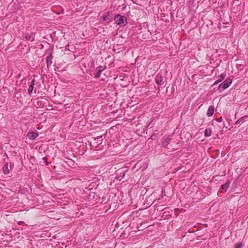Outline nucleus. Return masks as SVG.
<instances>
[{
	"label": "nucleus",
	"instance_id": "f257e3e1",
	"mask_svg": "<svg viewBox=\"0 0 248 248\" xmlns=\"http://www.w3.org/2000/svg\"><path fill=\"white\" fill-rule=\"evenodd\" d=\"M232 83V80L230 78H227L222 83L220 84L217 88V90L221 93L225 89L228 88Z\"/></svg>",
	"mask_w": 248,
	"mask_h": 248
},
{
	"label": "nucleus",
	"instance_id": "f03ea898",
	"mask_svg": "<svg viewBox=\"0 0 248 248\" xmlns=\"http://www.w3.org/2000/svg\"><path fill=\"white\" fill-rule=\"evenodd\" d=\"M114 20L115 23L119 25H125L127 24L126 17L120 15H117L114 16Z\"/></svg>",
	"mask_w": 248,
	"mask_h": 248
},
{
	"label": "nucleus",
	"instance_id": "7ed1b4c3",
	"mask_svg": "<svg viewBox=\"0 0 248 248\" xmlns=\"http://www.w3.org/2000/svg\"><path fill=\"white\" fill-rule=\"evenodd\" d=\"M162 140H163L162 141V146L164 147L168 148L167 147V146L170 144V141L172 140L171 136H168L167 137L164 138Z\"/></svg>",
	"mask_w": 248,
	"mask_h": 248
},
{
	"label": "nucleus",
	"instance_id": "20e7f679",
	"mask_svg": "<svg viewBox=\"0 0 248 248\" xmlns=\"http://www.w3.org/2000/svg\"><path fill=\"white\" fill-rule=\"evenodd\" d=\"M155 81L158 85L162 86L164 84L162 75L158 74L155 78Z\"/></svg>",
	"mask_w": 248,
	"mask_h": 248
},
{
	"label": "nucleus",
	"instance_id": "39448f33",
	"mask_svg": "<svg viewBox=\"0 0 248 248\" xmlns=\"http://www.w3.org/2000/svg\"><path fill=\"white\" fill-rule=\"evenodd\" d=\"M117 172V174L118 175H119V176H117L116 177V179H117V180H121L122 178H124V171L121 169H119L118 170H117L116 171Z\"/></svg>",
	"mask_w": 248,
	"mask_h": 248
},
{
	"label": "nucleus",
	"instance_id": "423d86ee",
	"mask_svg": "<svg viewBox=\"0 0 248 248\" xmlns=\"http://www.w3.org/2000/svg\"><path fill=\"white\" fill-rule=\"evenodd\" d=\"M38 136L36 132H29L27 134L28 138L31 140H35Z\"/></svg>",
	"mask_w": 248,
	"mask_h": 248
},
{
	"label": "nucleus",
	"instance_id": "0eeeda50",
	"mask_svg": "<svg viewBox=\"0 0 248 248\" xmlns=\"http://www.w3.org/2000/svg\"><path fill=\"white\" fill-rule=\"evenodd\" d=\"M230 182L227 181L224 184L222 185L221 186V192L226 191L229 187Z\"/></svg>",
	"mask_w": 248,
	"mask_h": 248
},
{
	"label": "nucleus",
	"instance_id": "6e6552de",
	"mask_svg": "<svg viewBox=\"0 0 248 248\" xmlns=\"http://www.w3.org/2000/svg\"><path fill=\"white\" fill-rule=\"evenodd\" d=\"M106 68V66L104 68H103L102 66H100L97 68L96 70L97 71L95 75V78H98L100 77L101 73L102 71Z\"/></svg>",
	"mask_w": 248,
	"mask_h": 248
},
{
	"label": "nucleus",
	"instance_id": "1a4fd4ad",
	"mask_svg": "<svg viewBox=\"0 0 248 248\" xmlns=\"http://www.w3.org/2000/svg\"><path fill=\"white\" fill-rule=\"evenodd\" d=\"M53 56L52 54H49L48 56H47L46 59V62L47 64V68L49 67V66H50L52 63V60Z\"/></svg>",
	"mask_w": 248,
	"mask_h": 248
},
{
	"label": "nucleus",
	"instance_id": "9d476101",
	"mask_svg": "<svg viewBox=\"0 0 248 248\" xmlns=\"http://www.w3.org/2000/svg\"><path fill=\"white\" fill-rule=\"evenodd\" d=\"M214 107L211 106L208 108L206 115L208 117L212 116L214 114Z\"/></svg>",
	"mask_w": 248,
	"mask_h": 248
},
{
	"label": "nucleus",
	"instance_id": "9b49d317",
	"mask_svg": "<svg viewBox=\"0 0 248 248\" xmlns=\"http://www.w3.org/2000/svg\"><path fill=\"white\" fill-rule=\"evenodd\" d=\"M248 116L247 115H245L242 118L239 119L234 124H238L241 123H243L244 121H246Z\"/></svg>",
	"mask_w": 248,
	"mask_h": 248
},
{
	"label": "nucleus",
	"instance_id": "f8f14e48",
	"mask_svg": "<svg viewBox=\"0 0 248 248\" xmlns=\"http://www.w3.org/2000/svg\"><path fill=\"white\" fill-rule=\"evenodd\" d=\"M212 130L210 128H206L204 131V136L205 137H208L211 135Z\"/></svg>",
	"mask_w": 248,
	"mask_h": 248
},
{
	"label": "nucleus",
	"instance_id": "ddd939ff",
	"mask_svg": "<svg viewBox=\"0 0 248 248\" xmlns=\"http://www.w3.org/2000/svg\"><path fill=\"white\" fill-rule=\"evenodd\" d=\"M3 172L5 173V174H8L9 173V170L8 169V163H6L3 168Z\"/></svg>",
	"mask_w": 248,
	"mask_h": 248
},
{
	"label": "nucleus",
	"instance_id": "4468645a",
	"mask_svg": "<svg viewBox=\"0 0 248 248\" xmlns=\"http://www.w3.org/2000/svg\"><path fill=\"white\" fill-rule=\"evenodd\" d=\"M109 15V13L107 12L106 14V15L103 16V21H107V20H109V17H108Z\"/></svg>",
	"mask_w": 248,
	"mask_h": 248
},
{
	"label": "nucleus",
	"instance_id": "2eb2a0df",
	"mask_svg": "<svg viewBox=\"0 0 248 248\" xmlns=\"http://www.w3.org/2000/svg\"><path fill=\"white\" fill-rule=\"evenodd\" d=\"M34 86L30 85L28 89V93L31 94L33 91Z\"/></svg>",
	"mask_w": 248,
	"mask_h": 248
},
{
	"label": "nucleus",
	"instance_id": "dca6fc26",
	"mask_svg": "<svg viewBox=\"0 0 248 248\" xmlns=\"http://www.w3.org/2000/svg\"><path fill=\"white\" fill-rule=\"evenodd\" d=\"M24 38L26 39V40L29 41L30 40L31 37V36L28 34H25L24 35Z\"/></svg>",
	"mask_w": 248,
	"mask_h": 248
},
{
	"label": "nucleus",
	"instance_id": "f3484780",
	"mask_svg": "<svg viewBox=\"0 0 248 248\" xmlns=\"http://www.w3.org/2000/svg\"><path fill=\"white\" fill-rule=\"evenodd\" d=\"M226 74L225 73H222L221 74L219 77L218 79H221V81L223 80V79L225 78L226 77Z\"/></svg>",
	"mask_w": 248,
	"mask_h": 248
},
{
	"label": "nucleus",
	"instance_id": "a211bd4d",
	"mask_svg": "<svg viewBox=\"0 0 248 248\" xmlns=\"http://www.w3.org/2000/svg\"><path fill=\"white\" fill-rule=\"evenodd\" d=\"M242 245L241 243L236 244L234 246V248H242Z\"/></svg>",
	"mask_w": 248,
	"mask_h": 248
},
{
	"label": "nucleus",
	"instance_id": "6ab92c4d",
	"mask_svg": "<svg viewBox=\"0 0 248 248\" xmlns=\"http://www.w3.org/2000/svg\"><path fill=\"white\" fill-rule=\"evenodd\" d=\"M221 81V79H218L217 81H216L214 82V85H217L218 83H219V82H220Z\"/></svg>",
	"mask_w": 248,
	"mask_h": 248
},
{
	"label": "nucleus",
	"instance_id": "aec40b11",
	"mask_svg": "<svg viewBox=\"0 0 248 248\" xmlns=\"http://www.w3.org/2000/svg\"><path fill=\"white\" fill-rule=\"evenodd\" d=\"M17 223L19 225H24L25 224V222L24 221H20L18 222Z\"/></svg>",
	"mask_w": 248,
	"mask_h": 248
},
{
	"label": "nucleus",
	"instance_id": "412c9836",
	"mask_svg": "<svg viewBox=\"0 0 248 248\" xmlns=\"http://www.w3.org/2000/svg\"><path fill=\"white\" fill-rule=\"evenodd\" d=\"M222 119H223L222 117H219V118H217V122H222Z\"/></svg>",
	"mask_w": 248,
	"mask_h": 248
},
{
	"label": "nucleus",
	"instance_id": "4be33fe9",
	"mask_svg": "<svg viewBox=\"0 0 248 248\" xmlns=\"http://www.w3.org/2000/svg\"><path fill=\"white\" fill-rule=\"evenodd\" d=\"M34 83H35V79H33L31 82V85H34Z\"/></svg>",
	"mask_w": 248,
	"mask_h": 248
},
{
	"label": "nucleus",
	"instance_id": "5701e85b",
	"mask_svg": "<svg viewBox=\"0 0 248 248\" xmlns=\"http://www.w3.org/2000/svg\"><path fill=\"white\" fill-rule=\"evenodd\" d=\"M102 138V136H98L95 139V140H97L98 141V140Z\"/></svg>",
	"mask_w": 248,
	"mask_h": 248
},
{
	"label": "nucleus",
	"instance_id": "b1692460",
	"mask_svg": "<svg viewBox=\"0 0 248 248\" xmlns=\"http://www.w3.org/2000/svg\"><path fill=\"white\" fill-rule=\"evenodd\" d=\"M65 49H66V50H69V45H67L65 46Z\"/></svg>",
	"mask_w": 248,
	"mask_h": 248
},
{
	"label": "nucleus",
	"instance_id": "393cba45",
	"mask_svg": "<svg viewBox=\"0 0 248 248\" xmlns=\"http://www.w3.org/2000/svg\"><path fill=\"white\" fill-rule=\"evenodd\" d=\"M154 137V136H153V135H152V136L151 137V138L152 139H154V137Z\"/></svg>",
	"mask_w": 248,
	"mask_h": 248
},
{
	"label": "nucleus",
	"instance_id": "a878e982",
	"mask_svg": "<svg viewBox=\"0 0 248 248\" xmlns=\"http://www.w3.org/2000/svg\"><path fill=\"white\" fill-rule=\"evenodd\" d=\"M43 159H44V160H46V157H43Z\"/></svg>",
	"mask_w": 248,
	"mask_h": 248
},
{
	"label": "nucleus",
	"instance_id": "bb28decb",
	"mask_svg": "<svg viewBox=\"0 0 248 248\" xmlns=\"http://www.w3.org/2000/svg\"><path fill=\"white\" fill-rule=\"evenodd\" d=\"M20 76V75H19L18 76V78H19Z\"/></svg>",
	"mask_w": 248,
	"mask_h": 248
},
{
	"label": "nucleus",
	"instance_id": "cd10ccee",
	"mask_svg": "<svg viewBox=\"0 0 248 248\" xmlns=\"http://www.w3.org/2000/svg\"><path fill=\"white\" fill-rule=\"evenodd\" d=\"M48 164V163L46 161V165H47Z\"/></svg>",
	"mask_w": 248,
	"mask_h": 248
}]
</instances>
